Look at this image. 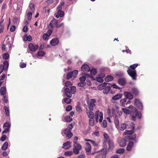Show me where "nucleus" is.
<instances>
[{"mask_svg":"<svg viewBox=\"0 0 158 158\" xmlns=\"http://www.w3.org/2000/svg\"><path fill=\"white\" fill-rule=\"evenodd\" d=\"M76 91V89L75 86L71 87L70 89L68 88H65L64 89V94L68 97L70 98L72 96V94L75 93Z\"/></svg>","mask_w":158,"mask_h":158,"instance_id":"1","label":"nucleus"},{"mask_svg":"<svg viewBox=\"0 0 158 158\" xmlns=\"http://www.w3.org/2000/svg\"><path fill=\"white\" fill-rule=\"evenodd\" d=\"M73 143V152L74 154L77 155L79 153L81 149L82 146L81 145L77 143V141H74Z\"/></svg>","mask_w":158,"mask_h":158,"instance_id":"2","label":"nucleus"},{"mask_svg":"<svg viewBox=\"0 0 158 158\" xmlns=\"http://www.w3.org/2000/svg\"><path fill=\"white\" fill-rule=\"evenodd\" d=\"M131 114V117L133 120L135 121L136 118L139 119L141 118V114H139L137 110L135 108H134L132 111Z\"/></svg>","mask_w":158,"mask_h":158,"instance_id":"3","label":"nucleus"},{"mask_svg":"<svg viewBox=\"0 0 158 158\" xmlns=\"http://www.w3.org/2000/svg\"><path fill=\"white\" fill-rule=\"evenodd\" d=\"M9 67V62L6 60L3 62V64L0 65V74L3 72V70L7 71Z\"/></svg>","mask_w":158,"mask_h":158,"instance_id":"4","label":"nucleus"},{"mask_svg":"<svg viewBox=\"0 0 158 158\" xmlns=\"http://www.w3.org/2000/svg\"><path fill=\"white\" fill-rule=\"evenodd\" d=\"M128 74L132 78L133 80H136L137 74L135 70H132L128 69L127 71Z\"/></svg>","mask_w":158,"mask_h":158,"instance_id":"5","label":"nucleus"},{"mask_svg":"<svg viewBox=\"0 0 158 158\" xmlns=\"http://www.w3.org/2000/svg\"><path fill=\"white\" fill-rule=\"evenodd\" d=\"M130 126L131 128H132V130H126L124 133V134L125 135H131L135 131V124L133 122H131L130 123Z\"/></svg>","mask_w":158,"mask_h":158,"instance_id":"6","label":"nucleus"},{"mask_svg":"<svg viewBox=\"0 0 158 158\" xmlns=\"http://www.w3.org/2000/svg\"><path fill=\"white\" fill-rule=\"evenodd\" d=\"M135 104L136 106L140 110H142L143 106L142 102L138 98H136L135 100Z\"/></svg>","mask_w":158,"mask_h":158,"instance_id":"7","label":"nucleus"},{"mask_svg":"<svg viewBox=\"0 0 158 158\" xmlns=\"http://www.w3.org/2000/svg\"><path fill=\"white\" fill-rule=\"evenodd\" d=\"M39 47L38 45L36 44L34 45L32 43H30L28 45V48L30 51L32 52H35L36 51Z\"/></svg>","mask_w":158,"mask_h":158,"instance_id":"8","label":"nucleus"},{"mask_svg":"<svg viewBox=\"0 0 158 158\" xmlns=\"http://www.w3.org/2000/svg\"><path fill=\"white\" fill-rule=\"evenodd\" d=\"M91 102L89 104V109L90 111H92L93 110V108L95 107V105L94 103L96 102L95 99H92L90 100Z\"/></svg>","mask_w":158,"mask_h":158,"instance_id":"9","label":"nucleus"},{"mask_svg":"<svg viewBox=\"0 0 158 158\" xmlns=\"http://www.w3.org/2000/svg\"><path fill=\"white\" fill-rule=\"evenodd\" d=\"M64 132V133L68 139L70 138L73 135V133L71 132V131L68 128L65 129Z\"/></svg>","mask_w":158,"mask_h":158,"instance_id":"10","label":"nucleus"},{"mask_svg":"<svg viewBox=\"0 0 158 158\" xmlns=\"http://www.w3.org/2000/svg\"><path fill=\"white\" fill-rule=\"evenodd\" d=\"M89 67L87 64H83L81 67V71L83 73H85L89 71Z\"/></svg>","mask_w":158,"mask_h":158,"instance_id":"11","label":"nucleus"},{"mask_svg":"<svg viewBox=\"0 0 158 158\" xmlns=\"http://www.w3.org/2000/svg\"><path fill=\"white\" fill-rule=\"evenodd\" d=\"M124 95L126 99H128L129 100H132L133 98L132 94L129 92L125 91L124 93Z\"/></svg>","mask_w":158,"mask_h":158,"instance_id":"12","label":"nucleus"},{"mask_svg":"<svg viewBox=\"0 0 158 158\" xmlns=\"http://www.w3.org/2000/svg\"><path fill=\"white\" fill-rule=\"evenodd\" d=\"M134 145V143L132 141H129L127 147L126 149L127 151H131L133 148Z\"/></svg>","mask_w":158,"mask_h":158,"instance_id":"13","label":"nucleus"},{"mask_svg":"<svg viewBox=\"0 0 158 158\" xmlns=\"http://www.w3.org/2000/svg\"><path fill=\"white\" fill-rule=\"evenodd\" d=\"M85 149L86 151L89 153H90L91 152V147L90 144L87 142L85 143Z\"/></svg>","mask_w":158,"mask_h":158,"instance_id":"14","label":"nucleus"},{"mask_svg":"<svg viewBox=\"0 0 158 158\" xmlns=\"http://www.w3.org/2000/svg\"><path fill=\"white\" fill-rule=\"evenodd\" d=\"M58 20L55 19L54 18L50 22V25L52 27H53L54 25H55L56 27L58 25Z\"/></svg>","mask_w":158,"mask_h":158,"instance_id":"15","label":"nucleus"},{"mask_svg":"<svg viewBox=\"0 0 158 158\" xmlns=\"http://www.w3.org/2000/svg\"><path fill=\"white\" fill-rule=\"evenodd\" d=\"M59 43V40L57 38L52 39L50 42V44L53 46L56 45Z\"/></svg>","mask_w":158,"mask_h":158,"instance_id":"16","label":"nucleus"},{"mask_svg":"<svg viewBox=\"0 0 158 158\" xmlns=\"http://www.w3.org/2000/svg\"><path fill=\"white\" fill-rule=\"evenodd\" d=\"M71 143L70 142L67 141L66 142L63 143V147L64 148L66 149H69L71 147Z\"/></svg>","mask_w":158,"mask_h":158,"instance_id":"17","label":"nucleus"},{"mask_svg":"<svg viewBox=\"0 0 158 158\" xmlns=\"http://www.w3.org/2000/svg\"><path fill=\"white\" fill-rule=\"evenodd\" d=\"M118 83L122 85H124L126 83L125 80L123 78H121L118 80Z\"/></svg>","mask_w":158,"mask_h":158,"instance_id":"18","label":"nucleus"},{"mask_svg":"<svg viewBox=\"0 0 158 158\" xmlns=\"http://www.w3.org/2000/svg\"><path fill=\"white\" fill-rule=\"evenodd\" d=\"M119 144L120 147H123L126 145V141L124 139H123L119 142Z\"/></svg>","mask_w":158,"mask_h":158,"instance_id":"19","label":"nucleus"},{"mask_svg":"<svg viewBox=\"0 0 158 158\" xmlns=\"http://www.w3.org/2000/svg\"><path fill=\"white\" fill-rule=\"evenodd\" d=\"M126 128L127 125L125 123H122L120 126H119V127L117 128L118 129L121 131L123 130Z\"/></svg>","mask_w":158,"mask_h":158,"instance_id":"20","label":"nucleus"},{"mask_svg":"<svg viewBox=\"0 0 158 158\" xmlns=\"http://www.w3.org/2000/svg\"><path fill=\"white\" fill-rule=\"evenodd\" d=\"M3 109L5 110V114L7 116H9L10 115V110L9 109V107L5 106L3 107Z\"/></svg>","mask_w":158,"mask_h":158,"instance_id":"21","label":"nucleus"},{"mask_svg":"<svg viewBox=\"0 0 158 158\" xmlns=\"http://www.w3.org/2000/svg\"><path fill=\"white\" fill-rule=\"evenodd\" d=\"M131 91L132 93L135 95V96H137L138 95L139 91L136 88H132Z\"/></svg>","mask_w":158,"mask_h":158,"instance_id":"22","label":"nucleus"},{"mask_svg":"<svg viewBox=\"0 0 158 158\" xmlns=\"http://www.w3.org/2000/svg\"><path fill=\"white\" fill-rule=\"evenodd\" d=\"M126 101L127 99L126 98H124L121 99L120 101L121 105L123 107H127V106L125 105Z\"/></svg>","mask_w":158,"mask_h":158,"instance_id":"23","label":"nucleus"},{"mask_svg":"<svg viewBox=\"0 0 158 158\" xmlns=\"http://www.w3.org/2000/svg\"><path fill=\"white\" fill-rule=\"evenodd\" d=\"M122 95L120 94H117L112 97V99L114 100H116L121 98Z\"/></svg>","mask_w":158,"mask_h":158,"instance_id":"24","label":"nucleus"},{"mask_svg":"<svg viewBox=\"0 0 158 158\" xmlns=\"http://www.w3.org/2000/svg\"><path fill=\"white\" fill-rule=\"evenodd\" d=\"M103 136L105 140L103 142V145H105L106 142L108 141H109V140L110 139L108 135L106 133H104L103 134Z\"/></svg>","mask_w":158,"mask_h":158,"instance_id":"25","label":"nucleus"},{"mask_svg":"<svg viewBox=\"0 0 158 158\" xmlns=\"http://www.w3.org/2000/svg\"><path fill=\"white\" fill-rule=\"evenodd\" d=\"M10 123L8 122L6 123L3 125V127L4 129H6L8 130H10Z\"/></svg>","mask_w":158,"mask_h":158,"instance_id":"26","label":"nucleus"},{"mask_svg":"<svg viewBox=\"0 0 158 158\" xmlns=\"http://www.w3.org/2000/svg\"><path fill=\"white\" fill-rule=\"evenodd\" d=\"M6 89L5 87H3L1 88L0 90L1 95L2 96L5 95L6 94Z\"/></svg>","mask_w":158,"mask_h":158,"instance_id":"27","label":"nucleus"},{"mask_svg":"<svg viewBox=\"0 0 158 158\" xmlns=\"http://www.w3.org/2000/svg\"><path fill=\"white\" fill-rule=\"evenodd\" d=\"M108 83L104 82L103 83L101 84V85H98V89L101 90L103 89L106 86Z\"/></svg>","mask_w":158,"mask_h":158,"instance_id":"28","label":"nucleus"},{"mask_svg":"<svg viewBox=\"0 0 158 158\" xmlns=\"http://www.w3.org/2000/svg\"><path fill=\"white\" fill-rule=\"evenodd\" d=\"M114 123L115 124V127L117 128L119 127V120L117 117H115L114 118Z\"/></svg>","mask_w":158,"mask_h":158,"instance_id":"29","label":"nucleus"},{"mask_svg":"<svg viewBox=\"0 0 158 158\" xmlns=\"http://www.w3.org/2000/svg\"><path fill=\"white\" fill-rule=\"evenodd\" d=\"M106 142H107L108 143L109 148L111 149L113 148H114V143L113 141L112 140H110L109 141H108Z\"/></svg>","mask_w":158,"mask_h":158,"instance_id":"30","label":"nucleus"},{"mask_svg":"<svg viewBox=\"0 0 158 158\" xmlns=\"http://www.w3.org/2000/svg\"><path fill=\"white\" fill-rule=\"evenodd\" d=\"M113 79V77L112 76L109 75L107 76L105 78V80L106 82L111 81Z\"/></svg>","mask_w":158,"mask_h":158,"instance_id":"31","label":"nucleus"},{"mask_svg":"<svg viewBox=\"0 0 158 158\" xmlns=\"http://www.w3.org/2000/svg\"><path fill=\"white\" fill-rule=\"evenodd\" d=\"M8 147V143L7 142H6L4 143L2 147V149L3 150H6Z\"/></svg>","mask_w":158,"mask_h":158,"instance_id":"32","label":"nucleus"},{"mask_svg":"<svg viewBox=\"0 0 158 158\" xmlns=\"http://www.w3.org/2000/svg\"><path fill=\"white\" fill-rule=\"evenodd\" d=\"M110 86H107L103 90V93L104 94H107L110 91Z\"/></svg>","mask_w":158,"mask_h":158,"instance_id":"33","label":"nucleus"},{"mask_svg":"<svg viewBox=\"0 0 158 158\" xmlns=\"http://www.w3.org/2000/svg\"><path fill=\"white\" fill-rule=\"evenodd\" d=\"M96 81L98 82H102L104 81L102 77L98 75V76L96 78Z\"/></svg>","mask_w":158,"mask_h":158,"instance_id":"34","label":"nucleus"},{"mask_svg":"<svg viewBox=\"0 0 158 158\" xmlns=\"http://www.w3.org/2000/svg\"><path fill=\"white\" fill-rule=\"evenodd\" d=\"M122 110L124 113L127 114H129L130 113V110L127 109L123 108Z\"/></svg>","mask_w":158,"mask_h":158,"instance_id":"35","label":"nucleus"},{"mask_svg":"<svg viewBox=\"0 0 158 158\" xmlns=\"http://www.w3.org/2000/svg\"><path fill=\"white\" fill-rule=\"evenodd\" d=\"M138 64H134L131 65L130 68V69L132 70H135V68L138 66Z\"/></svg>","mask_w":158,"mask_h":158,"instance_id":"36","label":"nucleus"},{"mask_svg":"<svg viewBox=\"0 0 158 158\" xmlns=\"http://www.w3.org/2000/svg\"><path fill=\"white\" fill-rule=\"evenodd\" d=\"M86 113L88 116V117L90 118H93L94 117V113L92 111L89 112V113L87 112Z\"/></svg>","mask_w":158,"mask_h":158,"instance_id":"37","label":"nucleus"},{"mask_svg":"<svg viewBox=\"0 0 158 158\" xmlns=\"http://www.w3.org/2000/svg\"><path fill=\"white\" fill-rule=\"evenodd\" d=\"M29 7L32 11H33L35 10V6L33 4H30L29 6Z\"/></svg>","mask_w":158,"mask_h":158,"instance_id":"38","label":"nucleus"},{"mask_svg":"<svg viewBox=\"0 0 158 158\" xmlns=\"http://www.w3.org/2000/svg\"><path fill=\"white\" fill-rule=\"evenodd\" d=\"M72 77H73V75L72 74L71 72H70L67 73L66 76L67 79L69 80Z\"/></svg>","mask_w":158,"mask_h":158,"instance_id":"39","label":"nucleus"},{"mask_svg":"<svg viewBox=\"0 0 158 158\" xmlns=\"http://www.w3.org/2000/svg\"><path fill=\"white\" fill-rule=\"evenodd\" d=\"M102 127L103 128H106L107 126V122L105 120H103L102 123L101 124Z\"/></svg>","mask_w":158,"mask_h":158,"instance_id":"40","label":"nucleus"},{"mask_svg":"<svg viewBox=\"0 0 158 158\" xmlns=\"http://www.w3.org/2000/svg\"><path fill=\"white\" fill-rule=\"evenodd\" d=\"M64 119L66 122H71L72 120V118H71L70 116H68L65 117Z\"/></svg>","mask_w":158,"mask_h":158,"instance_id":"41","label":"nucleus"},{"mask_svg":"<svg viewBox=\"0 0 158 158\" xmlns=\"http://www.w3.org/2000/svg\"><path fill=\"white\" fill-rule=\"evenodd\" d=\"M124 152V150L123 148H121L118 149L116 151V153L119 154L123 153Z\"/></svg>","mask_w":158,"mask_h":158,"instance_id":"42","label":"nucleus"},{"mask_svg":"<svg viewBox=\"0 0 158 158\" xmlns=\"http://www.w3.org/2000/svg\"><path fill=\"white\" fill-rule=\"evenodd\" d=\"M76 109L79 112H80L82 111V109L80 105V103L76 106Z\"/></svg>","mask_w":158,"mask_h":158,"instance_id":"43","label":"nucleus"},{"mask_svg":"<svg viewBox=\"0 0 158 158\" xmlns=\"http://www.w3.org/2000/svg\"><path fill=\"white\" fill-rule=\"evenodd\" d=\"M64 102L66 104H70L71 102V99L69 98H65L64 100Z\"/></svg>","mask_w":158,"mask_h":158,"instance_id":"44","label":"nucleus"},{"mask_svg":"<svg viewBox=\"0 0 158 158\" xmlns=\"http://www.w3.org/2000/svg\"><path fill=\"white\" fill-rule=\"evenodd\" d=\"M73 151H68L64 153V155L66 156H70L73 154Z\"/></svg>","mask_w":158,"mask_h":158,"instance_id":"45","label":"nucleus"},{"mask_svg":"<svg viewBox=\"0 0 158 158\" xmlns=\"http://www.w3.org/2000/svg\"><path fill=\"white\" fill-rule=\"evenodd\" d=\"M32 13L31 12H29L27 15V17L28 20H30L32 18Z\"/></svg>","mask_w":158,"mask_h":158,"instance_id":"46","label":"nucleus"},{"mask_svg":"<svg viewBox=\"0 0 158 158\" xmlns=\"http://www.w3.org/2000/svg\"><path fill=\"white\" fill-rule=\"evenodd\" d=\"M45 54V52L43 51H39L37 53L38 56H44Z\"/></svg>","mask_w":158,"mask_h":158,"instance_id":"47","label":"nucleus"},{"mask_svg":"<svg viewBox=\"0 0 158 158\" xmlns=\"http://www.w3.org/2000/svg\"><path fill=\"white\" fill-rule=\"evenodd\" d=\"M136 134H133V135H130L129 136L128 139L130 140L134 139L136 138Z\"/></svg>","mask_w":158,"mask_h":158,"instance_id":"48","label":"nucleus"},{"mask_svg":"<svg viewBox=\"0 0 158 158\" xmlns=\"http://www.w3.org/2000/svg\"><path fill=\"white\" fill-rule=\"evenodd\" d=\"M94 118H90L89 120V125L91 126H94Z\"/></svg>","mask_w":158,"mask_h":158,"instance_id":"49","label":"nucleus"},{"mask_svg":"<svg viewBox=\"0 0 158 158\" xmlns=\"http://www.w3.org/2000/svg\"><path fill=\"white\" fill-rule=\"evenodd\" d=\"M90 72L91 74L92 75H95L97 73V71L95 69H93L91 70H90Z\"/></svg>","mask_w":158,"mask_h":158,"instance_id":"50","label":"nucleus"},{"mask_svg":"<svg viewBox=\"0 0 158 158\" xmlns=\"http://www.w3.org/2000/svg\"><path fill=\"white\" fill-rule=\"evenodd\" d=\"M3 101L5 103H7L8 102V98L5 95L3 96Z\"/></svg>","mask_w":158,"mask_h":158,"instance_id":"51","label":"nucleus"},{"mask_svg":"<svg viewBox=\"0 0 158 158\" xmlns=\"http://www.w3.org/2000/svg\"><path fill=\"white\" fill-rule=\"evenodd\" d=\"M9 58V54L7 53H4L3 56V59L7 60Z\"/></svg>","mask_w":158,"mask_h":158,"instance_id":"52","label":"nucleus"},{"mask_svg":"<svg viewBox=\"0 0 158 158\" xmlns=\"http://www.w3.org/2000/svg\"><path fill=\"white\" fill-rule=\"evenodd\" d=\"M99 116L100 117L99 122L101 123V122H102V119H103V113L102 112L99 113Z\"/></svg>","mask_w":158,"mask_h":158,"instance_id":"53","label":"nucleus"},{"mask_svg":"<svg viewBox=\"0 0 158 158\" xmlns=\"http://www.w3.org/2000/svg\"><path fill=\"white\" fill-rule=\"evenodd\" d=\"M46 33L44 34L43 37V39L44 40H48V38L49 37Z\"/></svg>","mask_w":158,"mask_h":158,"instance_id":"54","label":"nucleus"},{"mask_svg":"<svg viewBox=\"0 0 158 158\" xmlns=\"http://www.w3.org/2000/svg\"><path fill=\"white\" fill-rule=\"evenodd\" d=\"M72 85L71 83L69 81H67L65 83V85L67 87H71Z\"/></svg>","mask_w":158,"mask_h":158,"instance_id":"55","label":"nucleus"},{"mask_svg":"<svg viewBox=\"0 0 158 158\" xmlns=\"http://www.w3.org/2000/svg\"><path fill=\"white\" fill-rule=\"evenodd\" d=\"M72 74L73 75V77H75L77 76V75L78 74V71L76 70H74V71H73V72H71Z\"/></svg>","mask_w":158,"mask_h":158,"instance_id":"56","label":"nucleus"},{"mask_svg":"<svg viewBox=\"0 0 158 158\" xmlns=\"http://www.w3.org/2000/svg\"><path fill=\"white\" fill-rule=\"evenodd\" d=\"M7 138L6 136L5 135H3L0 138V140L1 141H4Z\"/></svg>","mask_w":158,"mask_h":158,"instance_id":"57","label":"nucleus"},{"mask_svg":"<svg viewBox=\"0 0 158 158\" xmlns=\"http://www.w3.org/2000/svg\"><path fill=\"white\" fill-rule=\"evenodd\" d=\"M86 79V78L85 76L81 77L79 78L81 82H85Z\"/></svg>","mask_w":158,"mask_h":158,"instance_id":"58","label":"nucleus"},{"mask_svg":"<svg viewBox=\"0 0 158 158\" xmlns=\"http://www.w3.org/2000/svg\"><path fill=\"white\" fill-rule=\"evenodd\" d=\"M26 64L25 63L22 62L20 63V67L22 68H23L26 67Z\"/></svg>","mask_w":158,"mask_h":158,"instance_id":"59","label":"nucleus"},{"mask_svg":"<svg viewBox=\"0 0 158 158\" xmlns=\"http://www.w3.org/2000/svg\"><path fill=\"white\" fill-rule=\"evenodd\" d=\"M85 85V82H79L78 84V85L80 87H83Z\"/></svg>","mask_w":158,"mask_h":158,"instance_id":"60","label":"nucleus"},{"mask_svg":"<svg viewBox=\"0 0 158 158\" xmlns=\"http://www.w3.org/2000/svg\"><path fill=\"white\" fill-rule=\"evenodd\" d=\"M4 29V25L3 24L0 23V33H2Z\"/></svg>","mask_w":158,"mask_h":158,"instance_id":"61","label":"nucleus"},{"mask_svg":"<svg viewBox=\"0 0 158 158\" xmlns=\"http://www.w3.org/2000/svg\"><path fill=\"white\" fill-rule=\"evenodd\" d=\"M72 109V107L71 106L69 105L66 108V110L67 111H70Z\"/></svg>","mask_w":158,"mask_h":158,"instance_id":"62","label":"nucleus"},{"mask_svg":"<svg viewBox=\"0 0 158 158\" xmlns=\"http://www.w3.org/2000/svg\"><path fill=\"white\" fill-rule=\"evenodd\" d=\"M58 13H59L60 15V17H63L64 15V11H62L61 10L59 11H57Z\"/></svg>","mask_w":158,"mask_h":158,"instance_id":"63","label":"nucleus"},{"mask_svg":"<svg viewBox=\"0 0 158 158\" xmlns=\"http://www.w3.org/2000/svg\"><path fill=\"white\" fill-rule=\"evenodd\" d=\"M75 124L74 123H71L69 126V129L70 130L73 128V126H74Z\"/></svg>","mask_w":158,"mask_h":158,"instance_id":"64","label":"nucleus"}]
</instances>
